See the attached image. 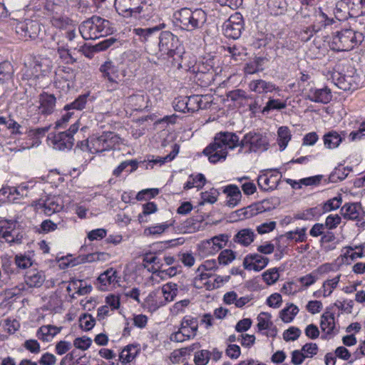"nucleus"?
<instances>
[{"mask_svg":"<svg viewBox=\"0 0 365 365\" xmlns=\"http://www.w3.org/2000/svg\"><path fill=\"white\" fill-rule=\"evenodd\" d=\"M238 143V135L232 132H220L215 135L214 141L207 146L203 153L212 163L223 161L228 150H234Z\"/></svg>","mask_w":365,"mask_h":365,"instance_id":"obj_1","label":"nucleus"},{"mask_svg":"<svg viewBox=\"0 0 365 365\" xmlns=\"http://www.w3.org/2000/svg\"><path fill=\"white\" fill-rule=\"evenodd\" d=\"M173 17L175 25L187 31L200 29L207 21V14L202 9L182 8L175 11Z\"/></svg>","mask_w":365,"mask_h":365,"instance_id":"obj_2","label":"nucleus"},{"mask_svg":"<svg viewBox=\"0 0 365 365\" xmlns=\"http://www.w3.org/2000/svg\"><path fill=\"white\" fill-rule=\"evenodd\" d=\"M120 138L113 132H106L99 136L93 135L84 143L78 142L77 146L82 150H88L91 153H101L115 148L119 145Z\"/></svg>","mask_w":365,"mask_h":365,"instance_id":"obj_3","label":"nucleus"},{"mask_svg":"<svg viewBox=\"0 0 365 365\" xmlns=\"http://www.w3.org/2000/svg\"><path fill=\"white\" fill-rule=\"evenodd\" d=\"M364 40L362 33L353 29H344L337 31L329 42L331 49L336 51H351L361 44Z\"/></svg>","mask_w":365,"mask_h":365,"instance_id":"obj_4","label":"nucleus"},{"mask_svg":"<svg viewBox=\"0 0 365 365\" xmlns=\"http://www.w3.org/2000/svg\"><path fill=\"white\" fill-rule=\"evenodd\" d=\"M158 51H153L150 46L145 45V48L148 53L157 56L158 58H173L179 53V39L170 31H162L158 36Z\"/></svg>","mask_w":365,"mask_h":365,"instance_id":"obj_5","label":"nucleus"},{"mask_svg":"<svg viewBox=\"0 0 365 365\" xmlns=\"http://www.w3.org/2000/svg\"><path fill=\"white\" fill-rule=\"evenodd\" d=\"M110 24L109 21L93 16L81 24L79 32L86 40L96 39L109 33Z\"/></svg>","mask_w":365,"mask_h":365,"instance_id":"obj_6","label":"nucleus"},{"mask_svg":"<svg viewBox=\"0 0 365 365\" xmlns=\"http://www.w3.org/2000/svg\"><path fill=\"white\" fill-rule=\"evenodd\" d=\"M268 146L269 141L267 137L255 131L247 133L241 140L238 137V143L236 145V148H240V152L245 153L264 151L268 149Z\"/></svg>","mask_w":365,"mask_h":365,"instance_id":"obj_7","label":"nucleus"},{"mask_svg":"<svg viewBox=\"0 0 365 365\" xmlns=\"http://www.w3.org/2000/svg\"><path fill=\"white\" fill-rule=\"evenodd\" d=\"M145 0H115L117 12L125 18H138L145 11Z\"/></svg>","mask_w":365,"mask_h":365,"instance_id":"obj_8","label":"nucleus"},{"mask_svg":"<svg viewBox=\"0 0 365 365\" xmlns=\"http://www.w3.org/2000/svg\"><path fill=\"white\" fill-rule=\"evenodd\" d=\"M78 128L79 124L76 123L71 125L68 130L48 137L53 148L62 151L70 150L74 144L73 135L77 133Z\"/></svg>","mask_w":365,"mask_h":365,"instance_id":"obj_9","label":"nucleus"},{"mask_svg":"<svg viewBox=\"0 0 365 365\" xmlns=\"http://www.w3.org/2000/svg\"><path fill=\"white\" fill-rule=\"evenodd\" d=\"M99 71L101 77L110 84H118L126 76V70L122 64H115L112 61H106L101 65Z\"/></svg>","mask_w":365,"mask_h":365,"instance_id":"obj_10","label":"nucleus"},{"mask_svg":"<svg viewBox=\"0 0 365 365\" xmlns=\"http://www.w3.org/2000/svg\"><path fill=\"white\" fill-rule=\"evenodd\" d=\"M33 206L46 215H51L60 212L63 208V201L59 195H48L34 202Z\"/></svg>","mask_w":365,"mask_h":365,"instance_id":"obj_11","label":"nucleus"},{"mask_svg":"<svg viewBox=\"0 0 365 365\" xmlns=\"http://www.w3.org/2000/svg\"><path fill=\"white\" fill-rule=\"evenodd\" d=\"M229 240L227 234H220L211 239L204 240L199 245V250L204 256L214 255L226 246Z\"/></svg>","mask_w":365,"mask_h":365,"instance_id":"obj_12","label":"nucleus"},{"mask_svg":"<svg viewBox=\"0 0 365 365\" xmlns=\"http://www.w3.org/2000/svg\"><path fill=\"white\" fill-rule=\"evenodd\" d=\"M243 29L242 16L240 13H235L230 16L222 25V31L225 36L230 38L237 39L242 34Z\"/></svg>","mask_w":365,"mask_h":365,"instance_id":"obj_13","label":"nucleus"},{"mask_svg":"<svg viewBox=\"0 0 365 365\" xmlns=\"http://www.w3.org/2000/svg\"><path fill=\"white\" fill-rule=\"evenodd\" d=\"M51 61L48 58H35L31 65V68H27L24 76L27 79L39 78L44 76L51 69Z\"/></svg>","mask_w":365,"mask_h":365,"instance_id":"obj_14","label":"nucleus"},{"mask_svg":"<svg viewBox=\"0 0 365 365\" xmlns=\"http://www.w3.org/2000/svg\"><path fill=\"white\" fill-rule=\"evenodd\" d=\"M340 213L344 219L356 221L359 227L365 225L364 212L359 203L344 204L340 210Z\"/></svg>","mask_w":365,"mask_h":365,"instance_id":"obj_15","label":"nucleus"},{"mask_svg":"<svg viewBox=\"0 0 365 365\" xmlns=\"http://www.w3.org/2000/svg\"><path fill=\"white\" fill-rule=\"evenodd\" d=\"M320 328L325 336L322 339L332 338L339 332L335 323L334 314L329 311L325 312L321 317Z\"/></svg>","mask_w":365,"mask_h":365,"instance_id":"obj_16","label":"nucleus"},{"mask_svg":"<svg viewBox=\"0 0 365 365\" xmlns=\"http://www.w3.org/2000/svg\"><path fill=\"white\" fill-rule=\"evenodd\" d=\"M16 30L18 34L26 39H35L38 36L41 28L38 22L26 19L18 23Z\"/></svg>","mask_w":365,"mask_h":365,"instance_id":"obj_17","label":"nucleus"},{"mask_svg":"<svg viewBox=\"0 0 365 365\" xmlns=\"http://www.w3.org/2000/svg\"><path fill=\"white\" fill-rule=\"evenodd\" d=\"M269 261L267 257L261 255L257 253L249 254L244 258L243 266L247 270L259 272L267 267Z\"/></svg>","mask_w":365,"mask_h":365,"instance_id":"obj_18","label":"nucleus"},{"mask_svg":"<svg viewBox=\"0 0 365 365\" xmlns=\"http://www.w3.org/2000/svg\"><path fill=\"white\" fill-rule=\"evenodd\" d=\"M38 113L43 115H48L55 110L56 98L54 95L43 92L38 96Z\"/></svg>","mask_w":365,"mask_h":365,"instance_id":"obj_19","label":"nucleus"},{"mask_svg":"<svg viewBox=\"0 0 365 365\" xmlns=\"http://www.w3.org/2000/svg\"><path fill=\"white\" fill-rule=\"evenodd\" d=\"M188 112H195L200 109H206L210 107L211 97L209 96L193 95L187 97Z\"/></svg>","mask_w":365,"mask_h":365,"instance_id":"obj_20","label":"nucleus"},{"mask_svg":"<svg viewBox=\"0 0 365 365\" xmlns=\"http://www.w3.org/2000/svg\"><path fill=\"white\" fill-rule=\"evenodd\" d=\"M332 98L331 90L326 87L313 88L309 90L307 99L314 103H328Z\"/></svg>","mask_w":365,"mask_h":365,"instance_id":"obj_21","label":"nucleus"},{"mask_svg":"<svg viewBox=\"0 0 365 365\" xmlns=\"http://www.w3.org/2000/svg\"><path fill=\"white\" fill-rule=\"evenodd\" d=\"M280 176L278 174L266 173L258 177L257 184L261 190L269 191L277 188Z\"/></svg>","mask_w":365,"mask_h":365,"instance_id":"obj_22","label":"nucleus"},{"mask_svg":"<svg viewBox=\"0 0 365 365\" xmlns=\"http://www.w3.org/2000/svg\"><path fill=\"white\" fill-rule=\"evenodd\" d=\"M165 27V24H160L159 26H156L151 28H146V29H142V28H135L133 29V34L139 37V40L146 43V45H148V43L150 40H152L153 38H156L158 33L160 31V30Z\"/></svg>","mask_w":365,"mask_h":365,"instance_id":"obj_23","label":"nucleus"},{"mask_svg":"<svg viewBox=\"0 0 365 365\" xmlns=\"http://www.w3.org/2000/svg\"><path fill=\"white\" fill-rule=\"evenodd\" d=\"M345 134L344 131L339 133L336 130L326 133L322 138L324 147L329 150L337 148L344 140Z\"/></svg>","mask_w":365,"mask_h":365,"instance_id":"obj_24","label":"nucleus"},{"mask_svg":"<svg viewBox=\"0 0 365 365\" xmlns=\"http://www.w3.org/2000/svg\"><path fill=\"white\" fill-rule=\"evenodd\" d=\"M148 98L143 93H138L128 96L125 103L134 110H142L148 107Z\"/></svg>","mask_w":365,"mask_h":365,"instance_id":"obj_25","label":"nucleus"},{"mask_svg":"<svg viewBox=\"0 0 365 365\" xmlns=\"http://www.w3.org/2000/svg\"><path fill=\"white\" fill-rule=\"evenodd\" d=\"M255 237L256 234L253 230L244 228L233 236L232 242L243 247H248L254 242Z\"/></svg>","mask_w":365,"mask_h":365,"instance_id":"obj_26","label":"nucleus"},{"mask_svg":"<svg viewBox=\"0 0 365 365\" xmlns=\"http://www.w3.org/2000/svg\"><path fill=\"white\" fill-rule=\"evenodd\" d=\"M180 329L187 335V338L193 339L198 329V321L191 316H185L181 321Z\"/></svg>","mask_w":365,"mask_h":365,"instance_id":"obj_27","label":"nucleus"},{"mask_svg":"<svg viewBox=\"0 0 365 365\" xmlns=\"http://www.w3.org/2000/svg\"><path fill=\"white\" fill-rule=\"evenodd\" d=\"M178 292V284L173 282H168L160 288L154 290V296L162 295L166 303L174 300Z\"/></svg>","mask_w":365,"mask_h":365,"instance_id":"obj_28","label":"nucleus"},{"mask_svg":"<svg viewBox=\"0 0 365 365\" xmlns=\"http://www.w3.org/2000/svg\"><path fill=\"white\" fill-rule=\"evenodd\" d=\"M46 276L43 271L31 269L24 276V281L29 287H40L45 282Z\"/></svg>","mask_w":365,"mask_h":365,"instance_id":"obj_29","label":"nucleus"},{"mask_svg":"<svg viewBox=\"0 0 365 365\" xmlns=\"http://www.w3.org/2000/svg\"><path fill=\"white\" fill-rule=\"evenodd\" d=\"M248 87L251 91L258 94L270 93L277 89L274 83L262 79L251 81L248 85Z\"/></svg>","mask_w":365,"mask_h":365,"instance_id":"obj_30","label":"nucleus"},{"mask_svg":"<svg viewBox=\"0 0 365 365\" xmlns=\"http://www.w3.org/2000/svg\"><path fill=\"white\" fill-rule=\"evenodd\" d=\"M24 232L23 228L19 224L14 229L11 230L6 233H4V236L1 237L11 246L16 245H21L23 242L24 237Z\"/></svg>","mask_w":365,"mask_h":365,"instance_id":"obj_31","label":"nucleus"},{"mask_svg":"<svg viewBox=\"0 0 365 365\" xmlns=\"http://www.w3.org/2000/svg\"><path fill=\"white\" fill-rule=\"evenodd\" d=\"M98 281L101 284V286L104 287H100L101 290H107L110 284H114L118 282L117 272L113 268H109L102 274L99 275L98 277Z\"/></svg>","mask_w":365,"mask_h":365,"instance_id":"obj_32","label":"nucleus"},{"mask_svg":"<svg viewBox=\"0 0 365 365\" xmlns=\"http://www.w3.org/2000/svg\"><path fill=\"white\" fill-rule=\"evenodd\" d=\"M55 45L57 46V51L61 58L65 59L67 62H76V59L72 56L70 52L71 49H76L77 47L75 45L65 46L63 43H61L59 41H58L55 42L53 44L51 43L48 46V47L49 48H55Z\"/></svg>","mask_w":365,"mask_h":365,"instance_id":"obj_33","label":"nucleus"},{"mask_svg":"<svg viewBox=\"0 0 365 365\" xmlns=\"http://www.w3.org/2000/svg\"><path fill=\"white\" fill-rule=\"evenodd\" d=\"M14 73V67L10 62H1L0 63V85L11 83L13 81Z\"/></svg>","mask_w":365,"mask_h":365,"instance_id":"obj_34","label":"nucleus"},{"mask_svg":"<svg viewBox=\"0 0 365 365\" xmlns=\"http://www.w3.org/2000/svg\"><path fill=\"white\" fill-rule=\"evenodd\" d=\"M61 327L52 325L42 326L37 331V336L43 341H49L61 331Z\"/></svg>","mask_w":365,"mask_h":365,"instance_id":"obj_35","label":"nucleus"},{"mask_svg":"<svg viewBox=\"0 0 365 365\" xmlns=\"http://www.w3.org/2000/svg\"><path fill=\"white\" fill-rule=\"evenodd\" d=\"M140 351L138 346L130 344L125 346L119 355L120 361L123 363H130L133 361Z\"/></svg>","mask_w":365,"mask_h":365,"instance_id":"obj_36","label":"nucleus"},{"mask_svg":"<svg viewBox=\"0 0 365 365\" xmlns=\"http://www.w3.org/2000/svg\"><path fill=\"white\" fill-rule=\"evenodd\" d=\"M314 17V28L316 31L321 30L322 28L331 25L334 21L333 19L329 18L320 9L315 11Z\"/></svg>","mask_w":365,"mask_h":365,"instance_id":"obj_37","label":"nucleus"},{"mask_svg":"<svg viewBox=\"0 0 365 365\" xmlns=\"http://www.w3.org/2000/svg\"><path fill=\"white\" fill-rule=\"evenodd\" d=\"M66 227V223L64 220H61L58 222H53L51 220H45L40 225L41 233H48L53 232L56 230L64 229Z\"/></svg>","mask_w":365,"mask_h":365,"instance_id":"obj_38","label":"nucleus"},{"mask_svg":"<svg viewBox=\"0 0 365 365\" xmlns=\"http://www.w3.org/2000/svg\"><path fill=\"white\" fill-rule=\"evenodd\" d=\"M44 9L53 14V16L62 14L64 11L65 3L60 0H42Z\"/></svg>","mask_w":365,"mask_h":365,"instance_id":"obj_39","label":"nucleus"},{"mask_svg":"<svg viewBox=\"0 0 365 365\" xmlns=\"http://www.w3.org/2000/svg\"><path fill=\"white\" fill-rule=\"evenodd\" d=\"M174 220L167 221L161 224L154 225L146 227L144 230L145 236H158L165 232L170 227L173 225Z\"/></svg>","mask_w":365,"mask_h":365,"instance_id":"obj_40","label":"nucleus"},{"mask_svg":"<svg viewBox=\"0 0 365 365\" xmlns=\"http://www.w3.org/2000/svg\"><path fill=\"white\" fill-rule=\"evenodd\" d=\"M322 215L319 206L311 207L299 212L294 215V219L303 220H312L318 219Z\"/></svg>","mask_w":365,"mask_h":365,"instance_id":"obj_41","label":"nucleus"},{"mask_svg":"<svg viewBox=\"0 0 365 365\" xmlns=\"http://www.w3.org/2000/svg\"><path fill=\"white\" fill-rule=\"evenodd\" d=\"M342 202V198L340 195L329 199L324 204L319 205V208L320 209V212L322 215L326 212H331L332 210H335L338 209Z\"/></svg>","mask_w":365,"mask_h":365,"instance_id":"obj_42","label":"nucleus"},{"mask_svg":"<svg viewBox=\"0 0 365 365\" xmlns=\"http://www.w3.org/2000/svg\"><path fill=\"white\" fill-rule=\"evenodd\" d=\"M154 291L151 292L146 298V304L150 311H156L160 307L165 306L167 303L164 302L162 295L154 296Z\"/></svg>","mask_w":365,"mask_h":365,"instance_id":"obj_43","label":"nucleus"},{"mask_svg":"<svg viewBox=\"0 0 365 365\" xmlns=\"http://www.w3.org/2000/svg\"><path fill=\"white\" fill-rule=\"evenodd\" d=\"M206 182V178L204 175L199 173L197 175H191L188 180L184 185V189L188 190L192 187L201 189Z\"/></svg>","mask_w":365,"mask_h":365,"instance_id":"obj_44","label":"nucleus"},{"mask_svg":"<svg viewBox=\"0 0 365 365\" xmlns=\"http://www.w3.org/2000/svg\"><path fill=\"white\" fill-rule=\"evenodd\" d=\"M278 134V144L280 150H284L287 146L288 143L291 140V134L287 127H280L277 131Z\"/></svg>","mask_w":365,"mask_h":365,"instance_id":"obj_45","label":"nucleus"},{"mask_svg":"<svg viewBox=\"0 0 365 365\" xmlns=\"http://www.w3.org/2000/svg\"><path fill=\"white\" fill-rule=\"evenodd\" d=\"M178 153L179 146L177 144H174L173 150L169 154L164 157L157 156L156 158H154V156H153L151 159H148V161L155 164L159 163L160 165H163L167 162L172 161Z\"/></svg>","mask_w":365,"mask_h":365,"instance_id":"obj_46","label":"nucleus"},{"mask_svg":"<svg viewBox=\"0 0 365 365\" xmlns=\"http://www.w3.org/2000/svg\"><path fill=\"white\" fill-rule=\"evenodd\" d=\"M157 210V205L153 202H149L143 205V211L138 216L139 222H147L148 221L147 216L155 213Z\"/></svg>","mask_w":365,"mask_h":365,"instance_id":"obj_47","label":"nucleus"},{"mask_svg":"<svg viewBox=\"0 0 365 365\" xmlns=\"http://www.w3.org/2000/svg\"><path fill=\"white\" fill-rule=\"evenodd\" d=\"M341 278V274H338L332 279L325 280L322 284L323 296L324 297L329 296L334 289L337 287Z\"/></svg>","mask_w":365,"mask_h":365,"instance_id":"obj_48","label":"nucleus"},{"mask_svg":"<svg viewBox=\"0 0 365 365\" xmlns=\"http://www.w3.org/2000/svg\"><path fill=\"white\" fill-rule=\"evenodd\" d=\"M298 312V307L296 305L291 304L289 306L281 311L280 317L284 322L289 323L294 319Z\"/></svg>","mask_w":365,"mask_h":365,"instance_id":"obj_49","label":"nucleus"},{"mask_svg":"<svg viewBox=\"0 0 365 365\" xmlns=\"http://www.w3.org/2000/svg\"><path fill=\"white\" fill-rule=\"evenodd\" d=\"M307 228H297L293 231H289L285 233L284 236L291 240H294L296 242H302L307 240Z\"/></svg>","mask_w":365,"mask_h":365,"instance_id":"obj_50","label":"nucleus"},{"mask_svg":"<svg viewBox=\"0 0 365 365\" xmlns=\"http://www.w3.org/2000/svg\"><path fill=\"white\" fill-rule=\"evenodd\" d=\"M14 262L19 269H25L33 264V260L30 256L26 254H18L14 257Z\"/></svg>","mask_w":365,"mask_h":365,"instance_id":"obj_51","label":"nucleus"},{"mask_svg":"<svg viewBox=\"0 0 365 365\" xmlns=\"http://www.w3.org/2000/svg\"><path fill=\"white\" fill-rule=\"evenodd\" d=\"M237 180L241 182V187L243 192L247 195H250L256 192V185L255 183L249 180V178L244 176L238 178Z\"/></svg>","mask_w":365,"mask_h":365,"instance_id":"obj_52","label":"nucleus"},{"mask_svg":"<svg viewBox=\"0 0 365 365\" xmlns=\"http://www.w3.org/2000/svg\"><path fill=\"white\" fill-rule=\"evenodd\" d=\"M257 327L259 331L269 329L272 326L271 315L266 312H261L257 317Z\"/></svg>","mask_w":365,"mask_h":365,"instance_id":"obj_53","label":"nucleus"},{"mask_svg":"<svg viewBox=\"0 0 365 365\" xmlns=\"http://www.w3.org/2000/svg\"><path fill=\"white\" fill-rule=\"evenodd\" d=\"M337 86L340 89L344 91L355 90L358 87V84L356 83L352 77L350 76H344L338 79Z\"/></svg>","mask_w":365,"mask_h":365,"instance_id":"obj_54","label":"nucleus"},{"mask_svg":"<svg viewBox=\"0 0 365 365\" xmlns=\"http://www.w3.org/2000/svg\"><path fill=\"white\" fill-rule=\"evenodd\" d=\"M346 4L351 16H358L364 13V11H363L362 0H346Z\"/></svg>","mask_w":365,"mask_h":365,"instance_id":"obj_55","label":"nucleus"},{"mask_svg":"<svg viewBox=\"0 0 365 365\" xmlns=\"http://www.w3.org/2000/svg\"><path fill=\"white\" fill-rule=\"evenodd\" d=\"M87 103V96L82 95L78 96L74 101L64 106L65 110H70L71 109L81 110H83Z\"/></svg>","mask_w":365,"mask_h":365,"instance_id":"obj_56","label":"nucleus"},{"mask_svg":"<svg viewBox=\"0 0 365 365\" xmlns=\"http://www.w3.org/2000/svg\"><path fill=\"white\" fill-rule=\"evenodd\" d=\"M18 202V197H13L11 187L4 186L0 190V205L5 202Z\"/></svg>","mask_w":365,"mask_h":365,"instance_id":"obj_57","label":"nucleus"},{"mask_svg":"<svg viewBox=\"0 0 365 365\" xmlns=\"http://www.w3.org/2000/svg\"><path fill=\"white\" fill-rule=\"evenodd\" d=\"M279 274L277 268L267 269L262 274L263 280L268 284L272 285L279 279Z\"/></svg>","mask_w":365,"mask_h":365,"instance_id":"obj_58","label":"nucleus"},{"mask_svg":"<svg viewBox=\"0 0 365 365\" xmlns=\"http://www.w3.org/2000/svg\"><path fill=\"white\" fill-rule=\"evenodd\" d=\"M287 107V104L284 102L280 101L279 99L269 98L264 107L262 112L267 113L271 110H281Z\"/></svg>","mask_w":365,"mask_h":365,"instance_id":"obj_59","label":"nucleus"},{"mask_svg":"<svg viewBox=\"0 0 365 365\" xmlns=\"http://www.w3.org/2000/svg\"><path fill=\"white\" fill-rule=\"evenodd\" d=\"M193 283L197 289L205 288L207 290L216 289L215 283L212 282V279H202L201 277H195Z\"/></svg>","mask_w":365,"mask_h":365,"instance_id":"obj_60","label":"nucleus"},{"mask_svg":"<svg viewBox=\"0 0 365 365\" xmlns=\"http://www.w3.org/2000/svg\"><path fill=\"white\" fill-rule=\"evenodd\" d=\"M95 322V319L89 314H84L79 319L81 328L86 331L91 330L94 327Z\"/></svg>","mask_w":365,"mask_h":365,"instance_id":"obj_61","label":"nucleus"},{"mask_svg":"<svg viewBox=\"0 0 365 365\" xmlns=\"http://www.w3.org/2000/svg\"><path fill=\"white\" fill-rule=\"evenodd\" d=\"M235 253L231 250H224L218 256V262L222 264H228L235 259Z\"/></svg>","mask_w":365,"mask_h":365,"instance_id":"obj_62","label":"nucleus"},{"mask_svg":"<svg viewBox=\"0 0 365 365\" xmlns=\"http://www.w3.org/2000/svg\"><path fill=\"white\" fill-rule=\"evenodd\" d=\"M51 22L55 27L63 29L71 24V20L66 16H63L62 14H58L57 16H53Z\"/></svg>","mask_w":365,"mask_h":365,"instance_id":"obj_63","label":"nucleus"},{"mask_svg":"<svg viewBox=\"0 0 365 365\" xmlns=\"http://www.w3.org/2000/svg\"><path fill=\"white\" fill-rule=\"evenodd\" d=\"M210 359V351L201 350L195 354L194 361L196 365H206Z\"/></svg>","mask_w":365,"mask_h":365,"instance_id":"obj_64","label":"nucleus"}]
</instances>
